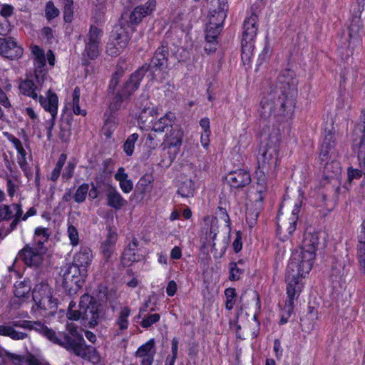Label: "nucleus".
<instances>
[{"label":"nucleus","mask_w":365,"mask_h":365,"mask_svg":"<svg viewBox=\"0 0 365 365\" xmlns=\"http://www.w3.org/2000/svg\"><path fill=\"white\" fill-rule=\"evenodd\" d=\"M286 282L287 283V297H288V299L287 301L294 302V299L296 294H297L296 287L298 285V280H297V279L287 280V279H286Z\"/></svg>","instance_id":"nucleus-44"},{"label":"nucleus","mask_w":365,"mask_h":365,"mask_svg":"<svg viewBox=\"0 0 365 365\" xmlns=\"http://www.w3.org/2000/svg\"><path fill=\"white\" fill-rule=\"evenodd\" d=\"M206 31V41L208 43H214L220 34L221 29L218 28H212V29H210V26L207 25Z\"/></svg>","instance_id":"nucleus-50"},{"label":"nucleus","mask_w":365,"mask_h":365,"mask_svg":"<svg viewBox=\"0 0 365 365\" xmlns=\"http://www.w3.org/2000/svg\"><path fill=\"white\" fill-rule=\"evenodd\" d=\"M101 36L102 31L97 28L96 26H91L90 27L88 34L86 36V39L85 41L100 43Z\"/></svg>","instance_id":"nucleus-39"},{"label":"nucleus","mask_w":365,"mask_h":365,"mask_svg":"<svg viewBox=\"0 0 365 365\" xmlns=\"http://www.w3.org/2000/svg\"><path fill=\"white\" fill-rule=\"evenodd\" d=\"M271 53V49L270 47L266 44L261 52V53L259 55V60L260 61V63H262L263 61H266Z\"/></svg>","instance_id":"nucleus-64"},{"label":"nucleus","mask_w":365,"mask_h":365,"mask_svg":"<svg viewBox=\"0 0 365 365\" xmlns=\"http://www.w3.org/2000/svg\"><path fill=\"white\" fill-rule=\"evenodd\" d=\"M257 16L252 13L244 21V31L242 38V60L249 62L253 54V41L257 31Z\"/></svg>","instance_id":"nucleus-7"},{"label":"nucleus","mask_w":365,"mask_h":365,"mask_svg":"<svg viewBox=\"0 0 365 365\" xmlns=\"http://www.w3.org/2000/svg\"><path fill=\"white\" fill-rule=\"evenodd\" d=\"M46 17L47 19H51L58 16L59 11L54 6L53 3L51 1H48L46 4Z\"/></svg>","instance_id":"nucleus-51"},{"label":"nucleus","mask_w":365,"mask_h":365,"mask_svg":"<svg viewBox=\"0 0 365 365\" xmlns=\"http://www.w3.org/2000/svg\"><path fill=\"white\" fill-rule=\"evenodd\" d=\"M154 339H150L145 344L140 346L135 352V356H146V355H154Z\"/></svg>","instance_id":"nucleus-35"},{"label":"nucleus","mask_w":365,"mask_h":365,"mask_svg":"<svg viewBox=\"0 0 365 365\" xmlns=\"http://www.w3.org/2000/svg\"><path fill=\"white\" fill-rule=\"evenodd\" d=\"M0 104H1L6 108H9L11 106L6 94L5 93V92L2 90V88L1 87H0Z\"/></svg>","instance_id":"nucleus-62"},{"label":"nucleus","mask_w":365,"mask_h":365,"mask_svg":"<svg viewBox=\"0 0 365 365\" xmlns=\"http://www.w3.org/2000/svg\"><path fill=\"white\" fill-rule=\"evenodd\" d=\"M13 210L6 205H0V221L9 220L12 217Z\"/></svg>","instance_id":"nucleus-53"},{"label":"nucleus","mask_w":365,"mask_h":365,"mask_svg":"<svg viewBox=\"0 0 365 365\" xmlns=\"http://www.w3.org/2000/svg\"><path fill=\"white\" fill-rule=\"evenodd\" d=\"M358 257L361 270L365 272V220L359 236Z\"/></svg>","instance_id":"nucleus-30"},{"label":"nucleus","mask_w":365,"mask_h":365,"mask_svg":"<svg viewBox=\"0 0 365 365\" xmlns=\"http://www.w3.org/2000/svg\"><path fill=\"white\" fill-rule=\"evenodd\" d=\"M313 262L307 258L302 257L299 253V250H296L292 253L286 271V279H297L299 277H304L308 274L312 268Z\"/></svg>","instance_id":"nucleus-8"},{"label":"nucleus","mask_w":365,"mask_h":365,"mask_svg":"<svg viewBox=\"0 0 365 365\" xmlns=\"http://www.w3.org/2000/svg\"><path fill=\"white\" fill-rule=\"evenodd\" d=\"M33 299L37 306L35 317L48 318L54 316L57 309L56 299L53 298L52 288L46 282L37 284L32 292Z\"/></svg>","instance_id":"nucleus-4"},{"label":"nucleus","mask_w":365,"mask_h":365,"mask_svg":"<svg viewBox=\"0 0 365 365\" xmlns=\"http://www.w3.org/2000/svg\"><path fill=\"white\" fill-rule=\"evenodd\" d=\"M362 27V22L359 16H355L349 26V32L350 37L356 36Z\"/></svg>","instance_id":"nucleus-48"},{"label":"nucleus","mask_w":365,"mask_h":365,"mask_svg":"<svg viewBox=\"0 0 365 365\" xmlns=\"http://www.w3.org/2000/svg\"><path fill=\"white\" fill-rule=\"evenodd\" d=\"M358 158L360 168L365 171V128L359 145Z\"/></svg>","instance_id":"nucleus-43"},{"label":"nucleus","mask_w":365,"mask_h":365,"mask_svg":"<svg viewBox=\"0 0 365 365\" xmlns=\"http://www.w3.org/2000/svg\"><path fill=\"white\" fill-rule=\"evenodd\" d=\"M280 140V135L278 131L269 134L266 145H262L259 150L258 169H262L268 173L272 167H276Z\"/></svg>","instance_id":"nucleus-6"},{"label":"nucleus","mask_w":365,"mask_h":365,"mask_svg":"<svg viewBox=\"0 0 365 365\" xmlns=\"http://www.w3.org/2000/svg\"><path fill=\"white\" fill-rule=\"evenodd\" d=\"M170 49L168 43L163 41L155 50L150 63H145L133 73L129 78L120 85L124 75L123 69H118L111 76L107 89V97L109 98L108 109L110 113L120 109L122 103L130 100V96L139 88L140 81L148 70L163 71L167 68Z\"/></svg>","instance_id":"nucleus-2"},{"label":"nucleus","mask_w":365,"mask_h":365,"mask_svg":"<svg viewBox=\"0 0 365 365\" xmlns=\"http://www.w3.org/2000/svg\"><path fill=\"white\" fill-rule=\"evenodd\" d=\"M75 167V163L69 162L63 172L62 178L66 180L71 179L73 175Z\"/></svg>","instance_id":"nucleus-57"},{"label":"nucleus","mask_w":365,"mask_h":365,"mask_svg":"<svg viewBox=\"0 0 365 365\" xmlns=\"http://www.w3.org/2000/svg\"><path fill=\"white\" fill-rule=\"evenodd\" d=\"M362 174L365 175V171L363 170V169H361V168L360 170L354 169L351 168L348 169V177L349 180L360 178Z\"/></svg>","instance_id":"nucleus-58"},{"label":"nucleus","mask_w":365,"mask_h":365,"mask_svg":"<svg viewBox=\"0 0 365 365\" xmlns=\"http://www.w3.org/2000/svg\"><path fill=\"white\" fill-rule=\"evenodd\" d=\"M46 250L43 246L31 247L26 245L19 252V257L29 267H38L43 261Z\"/></svg>","instance_id":"nucleus-10"},{"label":"nucleus","mask_w":365,"mask_h":365,"mask_svg":"<svg viewBox=\"0 0 365 365\" xmlns=\"http://www.w3.org/2000/svg\"><path fill=\"white\" fill-rule=\"evenodd\" d=\"M214 9L210 14L209 23L210 29H222L223 22L227 17L228 5L227 0H212Z\"/></svg>","instance_id":"nucleus-12"},{"label":"nucleus","mask_w":365,"mask_h":365,"mask_svg":"<svg viewBox=\"0 0 365 365\" xmlns=\"http://www.w3.org/2000/svg\"><path fill=\"white\" fill-rule=\"evenodd\" d=\"M175 119V115L172 113H166L163 117L160 118L158 120L155 122L153 125L152 131L164 132L168 128H173V122Z\"/></svg>","instance_id":"nucleus-27"},{"label":"nucleus","mask_w":365,"mask_h":365,"mask_svg":"<svg viewBox=\"0 0 365 365\" xmlns=\"http://www.w3.org/2000/svg\"><path fill=\"white\" fill-rule=\"evenodd\" d=\"M87 269L81 268L74 264H69L63 274V286L67 289H72V284L76 287H80L79 282L87 275Z\"/></svg>","instance_id":"nucleus-13"},{"label":"nucleus","mask_w":365,"mask_h":365,"mask_svg":"<svg viewBox=\"0 0 365 365\" xmlns=\"http://www.w3.org/2000/svg\"><path fill=\"white\" fill-rule=\"evenodd\" d=\"M14 327H21L29 330L34 329L48 338L53 343L58 344L67 351H72L75 355L86 359L98 358L97 351L95 348L86 345L82 334L78 331V327L73 323L66 324L67 332H59L63 339L56 336V332L48 329L41 321H22L16 322L14 326L0 325V335L9 336L13 339H23L27 334L14 329Z\"/></svg>","instance_id":"nucleus-1"},{"label":"nucleus","mask_w":365,"mask_h":365,"mask_svg":"<svg viewBox=\"0 0 365 365\" xmlns=\"http://www.w3.org/2000/svg\"><path fill=\"white\" fill-rule=\"evenodd\" d=\"M101 317V306L88 294H83L81 297L78 307L76 303L71 301L68 308V319H98Z\"/></svg>","instance_id":"nucleus-5"},{"label":"nucleus","mask_w":365,"mask_h":365,"mask_svg":"<svg viewBox=\"0 0 365 365\" xmlns=\"http://www.w3.org/2000/svg\"><path fill=\"white\" fill-rule=\"evenodd\" d=\"M226 297L225 307L226 309L230 310L233 308L234 304L236 302V292L234 288H227L225 291Z\"/></svg>","instance_id":"nucleus-45"},{"label":"nucleus","mask_w":365,"mask_h":365,"mask_svg":"<svg viewBox=\"0 0 365 365\" xmlns=\"http://www.w3.org/2000/svg\"><path fill=\"white\" fill-rule=\"evenodd\" d=\"M35 235L42 239V240L38 241L39 246H43V242H46L50 236L48 229L42 227H37L35 230Z\"/></svg>","instance_id":"nucleus-54"},{"label":"nucleus","mask_w":365,"mask_h":365,"mask_svg":"<svg viewBox=\"0 0 365 365\" xmlns=\"http://www.w3.org/2000/svg\"><path fill=\"white\" fill-rule=\"evenodd\" d=\"M24 49L12 37H0V54L4 57L15 60L23 55Z\"/></svg>","instance_id":"nucleus-14"},{"label":"nucleus","mask_w":365,"mask_h":365,"mask_svg":"<svg viewBox=\"0 0 365 365\" xmlns=\"http://www.w3.org/2000/svg\"><path fill=\"white\" fill-rule=\"evenodd\" d=\"M14 145L15 146L16 149L17 150L18 153L20 154L21 156L26 155V151L24 149V147L22 145L21 142L18 138L13 137L11 140Z\"/></svg>","instance_id":"nucleus-61"},{"label":"nucleus","mask_w":365,"mask_h":365,"mask_svg":"<svg viewBox=\"0 0 365 365\" xmlns=\"http://www.w3.org/2000/svg\"><path fill=\"white\" fill-rule=\"evenodd\" d=\"M156 134L155 132L150 133L148 135L146 143L151 149H155L159 143V140H156Z\"/></svg>","instance_id":"nucleus-59"},{"label":"nucleus","mask_w":365,"mask_h":365,"mask_svg":"<svg viewBox=\"0 0 365 365\" xmlns=\"http://www.w3.org/2000/svg\"><path fill=\"white\" fill-rule=\"evenodd\" d=\"M183 132L178 127L172 128L170 132L165 135V141L168 144V148L173 150L170 159L173 160L179 151V148L182 144Z\"/></svg>","instance_id":"nucleus-18"},{"label":"nucleus","mask_w":365,"mask_h":365,"mask_svg":"<svg viewBox=\"0 0 365 365\" xmlns=\"http://www.w3.org/2000/svg\"><path fill=\"white\" fill-rule=\"evenodd\" d=\"M85 46V52L87 54V56L90 59H94L97 58V56L100 53V43L86 42Z\"/></svg>","instance_id":"nucleus-42"},{"label":"nucleus","mask_w":365,"mask_h":365,"mask_svg":"<svg viewBox=\"0 0 365 365\" xmlns=\"http://www.w3.org/2000/svg\"><path fill=\"white\" fill-rule=\"evenodd\" d=\"M298 80L295 73L290 69L283 70L278 76L277 86L274 92L277 95L279 104L278 113L292 115L296 105Z\"/></svg>","instance_id":"nucleus-3"},{"label":"nucleus","mask_w":365,"mask_h":365,"mask_svg":"<svg viewBox=\"0 0 365 365\" xmlns=\"http://www.w3.org/2000/svg\"><path fill=\"white\" fill-rule=\"evenodd\" d=\"M42 84L43 83H38L37 81L36 84H35L32 80L26 79L20 83L19 88L21 93L23 95L29 96L34 100L39 101L40 97L43 96H38L37 91L41 88Z\"/></svg>","instance_id":"nucleus-21"},{"label":"nucleus","mask_w":365,"mask_h":365,"mask_svg":"<svg viewBox=\"0 0 365 365\" xmlns=\"http://www.w3.org/2000/svg\"><path fill=\"white\" fill-rule=\"evenodd\" d=\"M337 156L338 153L335 148V136L329 131L322 145L320 159L322 161H326L328 158H336Z\"/></svg>","instance_id":"nucleus-19"},{"label":"nucleus","mask_w":365,"mask_h":365,"mask_svg":"<svg viewBox=\"0 0 365 365\" xmlns=\"http://www.w3.org/2000/svg\"><path fill=\"white\" fill-rule=\"evenodd\" d=\"M117 235L110 230L108 232L107 239L101 244V253L105 262H108L115 251V245Z\"/></svg>","instance_id":"nucleus-22"},{"label":"nucleus","mask_w":365,"mask_h":365,"mask_svg":"<svg viewBox=\"0 0 365 365\" xmlns=\"http://www.w3.org/2000/svg\"><path fill=\"white\" fill-rule=\"evenodd\" d=\"M293 308L294 302L286 301L284 309H282L281 319H287L291 317L293 312Z\"/></svg>","instance_id":"nucleus-56"},{"label":"nucleus","mask_w":365,"mask_h":365,"mask_svg":"<svg viewBox=\"0 0 365 365\" xmlns=\"http://www.w3.org/2000/svg\"><path fill=\"white\" fill-rule=\"evenodd\" d=\"M218 220L217 217H212L210 220L209 230L206 232L207 242L210 244L213 248H215V240L218 232Z\"/></svg>","instance_id":"nucleus-32"},{"label":"nucleus","mask_w":365,"mask_h":365,"mask_svg":"<svg viewBox=\"0 0 365 365\" xmlns=\"http://www.w3.org/2000/svg\"><path fill=\"white\" fill-rule=\"evenodd\" d=\"M46 63V57L34 59V76L36 81L38 83H43L46 78L47 71L45 69Z\"/></svg>","instance_id":"nucleus-29"},{"label":"nucleus","mask_w":365,"mask_h":365,"mask_svg":"<svg viewBox=\"0 0 365 365\" xmlns=\"http://www.w3.org/2000/svg\"><path fill=\"white\" fill-rule=\"evenodd\" d=\"M260 309V300L259 297L256 293H254V299H253V308L250 310V307H242L240 312L237 313V319L244 318L247 317L250 318L251 319H257L258 317V313Z\"/></svg>","instance_id":"nucleus-24"},{"label":"nucleus","mask_w":365,"mask_h":365,"mask_svg":"<svg viewBox=\"0 0 365 365\" xmlns=\"http://www.w3.org/2000/svg\"><path fill=\"white\" fill-rule=\"evenodd\" d=\"M120 187L125 193H129L133 190V182L130 180L125 179L119 181Z\"/></svg>","instance_id":"nucleus-60"},{"label":"nucleus","mask_w":365,"mask_h":365,"mask_svg":"<svg viewBox=\"0 0 365 365\" xmlns=\"http://www.w3.org/2000/svg\"><path fill=\"white\" fill-rule=\"evenodd\" d=\"M64 4L63 18L66 22H71L73 19V0H62Z\"/></svg>","instance_id":"nucleus-46"},{"label":"nucleus","mask_w":365,"mask_h":365,"mask_svg":"<svg viewBox=\"0 0 365 365\" xmlns=\"http://www.w3.org/2000/svg\"><path fill=\"white\" fill-rule=\"evenodd\" d=\"M153 181V178L149 175H145L140 178L136 187L143 196L151 192Z\"/></svg>","instance_id":"nucleus-33"},{"label":"nucleus","mask_w":365,"mask_h":365,"mask_svg":"<svg viewBox=\"0 0 365 365\" xmlns=\"http://www.w3.org/2000/svg\"><path fill=\"white\" fill-rule=\"evenodd\" d=\"M122 260L124 264H127L138 261V258L135 251H132L130 249H125L123 253Z\"/></svg>","instance_id":"nucleus-52"},{"label":"nucleus","mask_w":365,"mask_h":365,"mask_svg":"<svg viewBox=\"0 0 365 365\" xmlns=\"http://www.w3.org/2000/svg\"><path fill=\"white\" fill-rule=\"evenodd\" d=\"M91 260V250L88 247H83L75 255L72 263L81 268L87 269V267L90 265Z\"/></svg>","instance_id":"nucleus-25"},{"label":"nucleus","mask_w":365,"mask_h":365,"mask_svg":"<svg viewBox=\"0 0 365 365\" xmlns=\"http://www.w3.org/2000/svg\"><path fill=\"white\" fill-rule=\"evenodd\" d=\"M172 359L170 361L175 362V359L178 356V339L176 337H174L172 339Z\"/></svg>","instance_id":"nucleus-63"},{"label":"nucleus","mask_w":365,"mask_h":365,"mask_svg":"<svg viewBox=\"0 0 365 365\" xmlns=\"http://www.w3.org/2000/svg\"><path fill=\"white\" fill-rule=\"evenodd\" d=\"M138 134L133 133L128 136L123 145V150L128 156H131L133 153L135 143L138 138Z\"/></svg>","instance_id":"nucleus-40"},{"label":"nucleus","mask_w":365,"mask_h":365,"mask_svg":"<svg viewBox=\"0 0 365 365\" xmlns=\"http://www.w3.org/2000/svg\"><path fill=\"white\" fill-rule=\"evenodd\" d=\"M230 280H238L240 275L242 274L243 270L237 266L236 263H230Z\"/></svg>","instance_id":"nucleus-55"},{"label":"nucleus","mask_w":365,"mask_h":365,"mask_svg":"<svg viewBox=\"0 0 365 365\" xmlns=\"http://www.w3.org/2000/svg\"><path fill=\"white\" fill-rule=\"evenodd\" d=\"M324 166V175L326 178H333L341 173L339 163L336 158H328Z\"/></svg>","instance_id":"nucleus-28"},{"label":"nucleus","mask_w":365,"mask_h":365,"mask_svg":"<svg viewBox=\"0 0 365 365\" xmlns=\"http://www.w3.org/2000/svg\"><path fill=\"white\" fill-rule=\"evenodd\" d=\"M300 205H295L292 210V215L289 220H282L281 222L278 220L277 230L284 233V237L290 236L296 229V225L298 220V213L299 212Z\"/></svg>","instance_id":"nucleus-20"},{"label":"nucleus","mask_w":365,"mask_h":365,"mask_svg":"<svg viewBox=\"0 0 365 365\" xmlns=\"http://www.w3.org/2000/svg\"><path fill=\"white\" fill-rule=\"evenodd\" d=\"M279 104L277 102V95L273 91L264 96L261 101L259 113L262 118L269 119L272 115L283 116L278 113Z\"/></svg>","instance_id":"nucleus-11"},{"label":"nucleus","mask_w":365,"mask_h":365,"mask_svg":"<svg viewBox=\"0 0 365 365\" xmlns=\"http://www.w3.org/2000/svg\"><path fill=\"white\" fill-rule=\"evenodd\" d=\"M156 7V0H148L142 5L135 7L130 15V22L133 24H140L143 19L153 14Z\"/></svg>","instance_id":"nucleus-17"},{"label":"nucleus","mask_w":365,"mask_h":365,"mask_svg":"<svg viewBox=\"0 0 365 365\" xmlns=\"http://www.w3.org/2000/svg\"><path fill=\"white\" fill-rule=\"evenodd\" d=\"M195 190V187L194 182L191 179H187L180 183L178 190V193L182 197H192L194 195Z\"/></svg>","instance_id":"nucleus-31"},{"label":"nucleus","mask_w":365,"mask_h":365,"mask_svg":"<svg viewBox=\"0 0 365 365\" xmlns=\"http://www.w3.org/2000/svg\"><path fill=\"white\" fill-rule=\"evenodd\" d=\"M106 197L107 205L115 210H120L127 204V201L113 187L108 189Z\"/></svg>","instance_id":"nucleus-23"},{"label":"nucleus","mask_w":365,"mask_h":365,"mask_svg":"<svg viewBox=\"0 0 365 365\" xmlns=\"http://www.w3.org/2000/svg\"><path fill=\"white\" fill-rule=\"evenodd\" d=\"M68 236L70 239L71 244L76 246L78 244L79 237L77 229L72 225H68L67 230Z\"/></svg>","instance_id":"nucleus-49"},{"label":"nucleus","mask_w":365,"mask_h":365,"mask_svg":"<svg viewBox=\"0 0 365 365\" xmlns=\"http://www.w3.org/2000/svg\"><path fill=\"white\" fill-rule=\"evenodd\" d=\"M319 236L316 232H305L299 253L302 257L312 262L315 259V252L319 245Z\"/></svg>","instance_id":"nucleus-15"},{"label":"nucleus","mask_w":365,"mask_h":365,"mask_svg":"<svg viewBox=\"0 0 365 365\" xmlns=\"http://www.w3.org/2000/svg\"><path fill=\"white\" fill-rule=\"evenodd\" d=\"M266 170H262V169H258L256 172L257 176V184L258 187H262V189L257 190V192H264L267 190V178L265 176Z\"/></svg>","instance_id":"nucleus-47"},{"label":"nucleus","mask_w":365,"mask_h":365,"mask_svg":"<svg viewBox=\"0 0 365 365\" xmlns=\"http://www.w3.org/2000/svg\"><path fill=\"white\" fill-rule=\"evenodd\" d=\"M125 48V46H120V43L118 41L110 38L106 46V53L110 56H117L120 55Z\"/></svg>","instance_id":"nucleus-38"},{"label":"nucleus","mask_w":365,"mask_h":365,"mask_svg":"<svg viewBox=\"0 0 365 365\" xmlns=\"http://www.w3.org/2000/svg\"><path fill=\"white\" fill-rule=\"evenodd\" d=\"M141 319H160V314L155 312V306L149 298L140 309L138 316Z\"/></svg>","instance_id":"nucleus-26"},{"label":"nucleus","mask_w":365,"mask_h":365,"mask_svg":"<svg viewBox=\"0 0 365 365\" xmlns=\"http://www.w3.org/2000/svg\"><path fill=\"white\" fill-rule=\"evenodd\" d=\"M89 190V185L88 183H83L76 190L73 199L77 203H81L86 199L88 192Z\"/></svg>","instance_id":"nucleus-41"},{"label":"nucleus","mask_w":365,"mask_h":365,"mask_svg":"<svg viewBox=\"0 0 365 365\" xmlns=\"http://www.w3.org/2000/svg\"><path fill=\"white\" fill-rule=\"evenodd\" d=\"M227 182L235 189H242L251 182L250 174L248 171L239 169L230 172L226 177Z\"/></svg>","instance_id":"nucleus-16"},{"label":"nucleus","mask_w":365,"mask_h":365,"mask_svg":"<svg viewBox=\"0 0 365 365\" xmlns=\"http://www.w3.org/2000/svg\"><path fill=\"white\" fill-rule=\"evenodd\" d=\"M110 38L118 41L120 43V46L126 47L129 41L128 34L122 26L116 27L113 31Z\"/></svg>","instance_id":"nucleus-34"},{"label":"nucleus","mask_w":365,"mask_h":365,"mask_svg":"<svg viewBox=\"0 0 365 365\" xmlns=\"http://www.w3.org/2000/svg\"><path fill=\"white\" fill-rule=\"evenodd\" d=\"M66 159H67V156L66 154H63V153L61 154V155L59 156L58 160L57 161V163L51 174V177H50L51 180H52L53 182L57 180V179L58 178L60 173L61 172L62 168L66 163Z\"/></svg>","instance_id":"nucleus-37"},{"label":"nucleus","mask_w":365,"mask_h":365,"mask_svg":"<svg viewBox=\"0 0 365 365\" xmlns=\"http://www.w3.org/2000/svg\"><path fill=\"white\" fill-rule=\"evenodd\" d=\"M71 123L68 120L61 122L58 138L62 142H68L69 140L71 135Z\"/></svg>","instance_id":"nucleus-36"},{"label":"nucleus","mask_w":365,"mask_h":365,"mask_svg":"<svg viewBox=\"0 0 365 365\" xmlns=\"http://www.w3.org/2000/svg\"><path fill=\"white\" fill-rule=\"evenodd\" d=\"M58 96L56 93L51 92L49 89L48 91L46 97H40L39 103L41 106L47 111L51 113V118L48 123L47 138L50 140L52 137V130L55 125L56 117L58 111Z\"/></svg>","instance_id":"nucleus-9"}]
</instances>
